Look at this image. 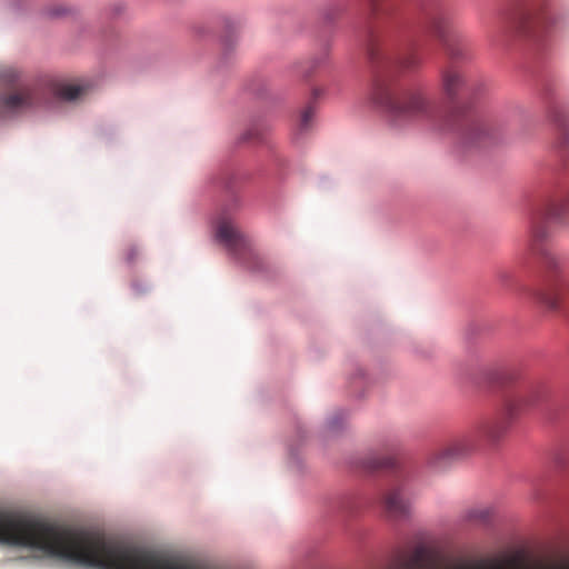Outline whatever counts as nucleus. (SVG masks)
<instances>
[{
    "label": "nucleus",
    "instance_id": "f257e3e1",
    "mask_svg": "<svg viewBox=\"0 0 569 569\" xmlns=\"http://www.w3.org/2000/svg\"><path fill=\"white\" fill-rule=\"evenodd\" d=\"M569 221V199L550 203L545 210L533 213L530 222L528 251L539 259L543 287L535 295L536 299L549 310H558L560 301L569 290L563 271V261L548 246L547 223H567Z\"/></svg>",
    "mask_w": 569,
    "mask_h": 569
},
{
    "label": "nucleus",
    "instance_id": "f03ea898",
    "mask_svg": "<svg viewBox=\"0 0 569 569\" xmlns=\"http://www.w3.org/2000/svg\"><path fill=\"white\" fill-rule=\"evenodd\" d=\"M370 99L386 112L390 123L397 128L438 121L437 104L422 84L396 90L390 83L379 79L372 86Z\"/></svg>",
    "mask_w": 569,
    "mask_h": 569
},
{
    "label": "nucleus",
    "instance_id": "7ed1b4c3",
    "mask_svg": "<svg viewBox=\"0 0 569 569\" xmlns=\"http://www.w3.org/2000/svg\"><path fill=\"white\" fill-rule=\"evenodd\" d=\"M520 416V409L513 399H503L501 409L496 417L481 422L476 431L452 437L432 450L427 463L435 470H443L452 462L466 458L478 448L479 438L496 443L508 432Z\"/></svg>",
    "mask_w": 569,
    "mask_h": 569
},
{
    "label": "nucleus",
    "instance_id": "20e7f679",
    "mask_svg": "<svg viewBox=\"0 0 569 569\" xmlns=\"http://www.w3.org/2000/svg\"><path fill=\"white\" fill-rule=\"evenodd\" d=\"M420 14L421 19L431 28L449 59L458 61L466 57V46L462 38L448 28L443 9L437 2L421 3Z\"/></svg>",
    "mask_w": 569,
    "mask_h": 569
},
{
    "label": "nucleus",
    "instance_id": "39448f33",
    "mask_svg": "<svg viewBox=\"0 0 569 569\" xmlns=\"http://www.w3.org/2000/svg\"><path fill=\"white\" fill-rule=\"evenodd\" d=\"M448 130H457L465 146H480L495 138V126L488 120L476 119L453 111L445 122Z\"/></svg>",
    "mask_w": 569,
    "mask_h": 569
},
{
    "label": "nucleus",
    "instance_id": "423d86ee",
    "mask_svg": "<svg viewBox=\"0 0 569 569\" xmlns=\"http://www.w3.org/2000/svg\"><path fill=\"white\" fill-rule=\"evenodd\" d=\"M216 238L238 259L251 252L250 239L238 228L228 208H222L217 217Z\"/></svg>",
    "mask_w": 569,
    "mask_h": 569
},
{
    "label": "nucleus",
    "instance_id": "0eeeda50",
    "mask_svg": "<svg viewBox=\"0 0 569 569\" xmlns=\"http://www.w3.org/2000/svg\"><path fill=\"white\" fill-rule=\"evenodd\" d=\"M410 473L407 470H397L395 477L382 495V505L386 512L393 518H401L409 513L411 503Z\"/></svg>",
    "mask_w": 569,
    "mask_h": 569
},
{
    "label": "nucleus",
    "instance_id": "6e6552de",
    "mask_svg": "<svg viewBox=\"0 0 569 569\" xmlns=\"http://www.w3.org/2000/svg\"><path fill=\"white\" fill-rule=\"evenodd\" d=\"M550 396V389L545 382H530L521 386L516 391L507 392L503 399H513L520 409L536 408L547 402Z\"/></svg>",
    "mask_w": 569,
    "mask_h": 569
},
{
    "label": "nucleus",
    "instance_id": "1a4fd4ad",
    "mask_svg": "<svg viewBox=\"0 0 569 569\" xmlns=\"http://www.w3.org/2000/svg\"><path fill=\"white\" fill-rule=\"evenodd\" d=\"M441 87L450 100L457 99L459 93H469L473 90V83L453 64L441 70Z\"/></svg>",
    "mask_w": 569,
    "mask_h": 569
},
{
    "label": "nucleus",
    "instance_id": "9d476101",
    "mask_svg": "<svg viewBox=\"0 0 569 569\" xmlns=\"http://www.w3.org/2000/svg\"><path fill=\"white\" fill-rule=\"evenodd\" d=\"M36 104L37 99L33 90L26 86L2 99V107L12 112L22 111Z\"/></svg>",
    "mask_w": 569,
    "mask_h": 569
},
{
    "label": "nucleus",
    "instance_id": "9b49d317",
    "mask_svg": "<svg viewBox=\"0 0 569 569\" xmlns=\"http://www.w3.org/2000/svg\"><path fill=\"white\" fill-rule=\"evenodd\" d=\"M395 63L402 70H413L421 63V58L416 48L408 46L395 59Z\"/></svg>",
    "mask_w": 569,
    "mask_h": 569
},
{
    "label": "nucleus",
    "instance_id": "f8f14e48",
    "mask_svg": "<svg viewBox=\"0 0 569 569\" xmlns=\"http://www.w3.org/2000/svg\"><path fill=\"white\" fill-rule=\"evenodd\" d=\"M88 91L84 83H61L56 88V94L67 101H74Z\"/></svg>",
    "mask_w": 569,
    "mask_h": 569
},
{
    "label": "nucleus",
    "instance_id": "ddd939ff",
    "mask_svg": "<svg viewBox=\"0 0 569 569\" xmlns=\"http://www.w3.org/2000/svg\"><path fill=\"white\" fill-rule=\"evenodd\" d=\"M492 508L489 506H476L468 508L462 513V519L472 523H486L492 516Z\"/></svg>",
    "mask_w": 569,
    "mask_h": 569
},
{
    "label": "nucleus",
    "instance_id": "4468645a",
    "mask_svg": "<svg viewBox=\"0 0 569 569\" xmlns=\"http://www.w3.org/2000/svg\"><path fill=\"white\" fill-rule=\"evenodd\" d=\"M547 16L545 13L529 14L523 19L521 28L528 34H536L545 26Z\"/></svg>",
    "mask_w": 569,
    "mask_h": 569
},
{
    "label": "nucleus",
    "instance_id": "2eb2a0df",
    "mask_svg": "<svg viewBox=\"0 0 569 569\" xmlns=\"http://www.w3.org/2000/svg\"><path fill=\"white\" fill-rule=\"evenodd\" d=\"M396 460L392 457H380L378 455L370 456L365 461V468L368 470H380L395 468Z\"/></svg>",
    "mask_w": 569,
    "mask_h": 569
},
{
    "label": "nucleus",
    "instance_id": "dca6fc26",
    "mask_svg": "<svg viewBox=\"0 0 569 569\" xmlns=\"http://www.w3.org/2000/svg\"><path fill=\"white\" fill-rule=\"evenodd\" d=\"M316 114L315 107L312 104L307 106L300 113L297 132L303 133L312 127L313 118Z\"/></svg>",
    "mask_w": 569,
    "mask_h": 569
},
{
    "label": "nucleus",
    "instance_id": "f3484780",
    "mask_svg": "<svg viewBox=\"0 0 569 569\" xmlns=\"http://www.w3.org/2000/svg\"><path fill=\"white\" fill-rule=\"evenodd\" d=\"M367 54L371 62H378L380 60L388 59L381 48V44L378 39H372L367 48Z\"/></svg>",
    "mask_w": 569,
    "mask_h": 569
},
{
    "label": "nucleus",
    "instance_id": "a211bd4d",
    "mask_svg": "<svg viewBox=\"0 0 569 569\" xmlns=\"http://www.w3.org/2000/svg\"><path fill=\"white\" fill-rule=\"evenodd\" d=\"M262 138V128L258 124L250 127L243 134V141H257Z\"/></svg>",
    "mask_w": 569,
    "mask_h": 569
},
{
    "label": "nucleus",
    "instance_id": "6ab92c4d",
    "mask_svg": "<svg viewBox=\"0 0 569 569\" xmlns=\"http://www.w3.org/2000/svg\"><path fill=\"white\" fill-rule=\"evenodd\" d=\"M139 248L136 246V244H129L124 250H123V260L127 262V263H133L137 258L139 257Z\"/></svg>",
    "mask_w": 569,
    "mask_h": 569
},
{
    "label": "nucleus",
    "instance_id": "aec40b11",
    "mask_svg": "<svg viewBox=\"0 0 569 569\" xmlns=\"http://www.w3.org/2000/svg\"><path fill=\"white\" fill-rule=\"evenodd\" d=\"M19 77H20V73L19 71H17L16 69H7L3 74H2V78L4 79V81H7L8 83H14L16 81L19 80Z\"/></svg>",
    "mask_w": 569,
    "mask_h": 569
},
{
    "label": "nucleus",
    "instance_id": "412c9836",
    "mask_svg": "<svg viewBox=\"0 0 569 569\" xmlns=\"http://www.w3.org/2000/svg\"><path fill=\"white\" fill-rule=\"evenodd\" d=\"M327 59L326 53H321L320 57L312 58L310 60V68L308 69L307 76H309L313 70H316L319 66L323 64Z\"/></svg>",
    "mask_w": 569,
    "mask_h": 569
}]
</instances>
